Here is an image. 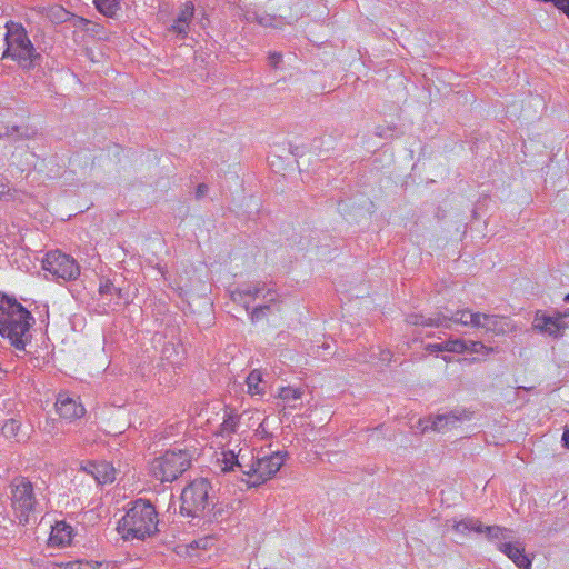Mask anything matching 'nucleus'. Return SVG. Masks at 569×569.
Returning <instances> with one entry per match:
<instances>
[{"instance_id":"nucleus-1","label":"nucleus","mask_w":569,"mask_h":569,"mask_svg":"<svg viewBox=\"0 0 569 569\" xmlns=\"http://www.w3.org/2000/svg\"><path fill=\"white\" fill-rule=\"evenodd\" d=\"M36 323L32 313L14 298L0 297V336L7 339L16 351H27L31 343V329Z\"/></svg>"},{"instance_id":"nucleus-2","label":"nucleus","mask_w":569,"mask_h":569,"mask_svg":"<svg viewBox=\"0 0 569 569\" xmlns=\"http://www.w3.org/2000/svg\"><path fill=\"white\" fill-rule=\"evenodd\" d=\"M159 513L154 505L143 498L129 501L118 521L117 531L124 541H146L159 531Z\"/></svg>"},{"instance_id":"nucleus-3","label":"nucleus","mask_w":569,"mask_h":569,"mask_svg":"<svg viewBox=\"0 0 569 569\" xmlns=\"http://www.w3.org/2000/svg\"><path fill=\"white\" fill-rule=\"evenodd\" d=\"M4 44L1 59H11L23 72H30L42 62V54L36 49L22 23L8 21L4 26Z\"/></svg>"},{"instance_id":"nucleus-4","label":"nucleus","mask_w":569,"mask_h":569,"mask_svg":"<svg viewBox=\"0 0 569 569\" xmlns=\"http://www.w3.org/2000/svg\"><path fill=\"white\" fill-rule=\"evenodd\" d=\"M11 507L19 525L27 526L30 516L38 511L39 499L36 486L27 477H14L9 485Z\"/></svg>"},{"instance_id":"nucleus-5","label":"nucleus","mask_w":569,"mask_h":569,"mask_svg":"<svg viewBox=\"0 0 569 569\" xmlns=\"http://www.w3.org/2000/svg\"><path fill=\"white\" fill-rule=\"evenodd\" d=\"M211 490V483L206 478L189 482L181 492V513L192 518L206 517L209 507L213 505Z\"/></svg>"},{"instance_id":"nucleus-6","label":"nucleus","mask_w":569,"mask_h":569,"mask_svg":"<svg viewBox=\"0 0 569 569\" xmlns=\"http://www.w3.org/2000/svg\"><path fill=\"white\" fill-rule=\"evenodd\" d=\"M191 459L186 449L167 450L150 463V473L161 482H172L190 468Z\"/></svg>"},{"instance_id":"nucleus-7","label":"nucleus","mask_w":569,"mask_h":569,"mask_svg":"<svg viewBox=\"0 0 569 569\" xmlns=\"http://www.w3.org/2000/svg\"><path fill=\"white\" fill-rule=\"evenodd\" d=\"M287 458L288 452L281 450L258 457L248 471L242 470V472L248 476V487H259L273 478L283 466Z\"/></svg>"},{"instance_id":"nucleus-8","label":"nucleus","mask_w":569,"mask_h":569,"mask_svg":"<svg viewBox=\"0 0 569 569\" xmlns=\"http://www.w3.org/2000/svg\"><path fill=\"white\" fill-rule=\"evenodd\" d=\"M471 310L461 309L448 315L445 312H436L430 317L421 313H410L406 317V322L412 326L435 327L442 329H452L453 325H462L469 327V316Z\"/></svg>"},{"instance_id":"nucleus-9","label":"nucleus","mask_w":569,"mask_h":569,"mask_svg":"<svg viewBox=\"0 0 569 569\" xmlns=\"http://www.w3.org/2000/svg\"><path fill=\"white\" fill-rule=\"evenodd\" d=\"M42 268L56 279L70 281L80 274L78 262L69 254L61 251H50L42 260Z\"/></svg>"},{"instance_id":"nucleus-10","label":"nucleus","mask_w":569,"mask_h":569,"mask_svg":"<svg viewBox=\"0 0 569 569\" xmlns=\"http://www.w3.org/2000/svg\"><path fill=\"white\" fill-rule=\"evenodd\" d=\"M230 297L233 302L243 306L246 310H249L250 300L252 299L261 297L268 302H274L278 299L277 292L271 288H267L266 283L261 281L242 284L232 290Z\"/></svg>"},{"instance_id":"nucleus-11","label":"nucleus","mask_w":569,"mask_h":569,"mask_svg":"<svg viewBox=\"0 0 569 569\" xmlns=\"http://www.w3.org/2000/svg\"><path fill=\"white\" fill-rule=\"evenodd\" d=\"M471 413L467 410H451L449 412L439 413L430 418V429L437 432H446L463 420H469Z\"/></svg>"},{"instance_id":"nucleus-12","label":"nucleus","mask_w":569,"mask_h":569,"mask_svg":"<svg viewBox=\"0 0 569 569\" xmlns=\"http://www.w3.org/2000/svg\"><path fill=\"white\" fill-rule=\"evenodd\" d=\"M535 321L537 328L553 337L560 336L561 331L569 326L567 315L560 312H557L555 316L537 315Z\"/></svg>"},{"instance_id":"nucleus-13","label":"nucleus","mask_w":569,"mask_h":569,"mask_svg":"<svg viewBox=\"0 0 569 569\" xmlns=\"http://www.w3.org/2000/svg\"><path fill=\"white\" fill-rule=\"evenodd\" d=\"M56 409L61 418L70 421L81 418L86 412L84 407L66 392L58 395Z\"/></svg>"},{"instance_id":"nucleus-14","label":"nucleus","mask_w":569,"mask_h":569,"mask_svg":"<svg viewBox=\"0 0 569 569\" xmlns=\"http://www.w3.org/2000/svg\"><path fill=\"white\" fill-rule=\"evenodd\" d=\"M84 470L100 485L112 483L116 480L117 471L114 467L112 463L104 460L88 462Z\"/></svg>"},{"instance_id":"nucleus-15","label":"nucleus","mask_w":569,"mask_h":569,"mask_svg":"<svg viewBox=\"0 0 569 569\" xmlns=\"http://www.w3.org/2000/svg\"><path fill=\"white\" fill-rule=\"evenodd\" d=\"M500 551L506 555L513 563L520 569H531L532 561L526 555L525 547L520 542H512L509 540L502 543Z\"/></svg>"},{"instance_id":"nucleus-16","label":"nucleus","mask_w":569,"mask_h":569,"mask_svg":"<svg viewBox=\"0 0 569 569\" xmlns=\"http://www.w3.org/2000/svg\"><path fill=\"white\" fill-rule=\"evenodd\" d=\"M74 532L73 528L67 523L66 521H57L54 526H52L49 545L51 547L63 548L70 546L73 539Z\"/></svg>"},{"instance_id":"nucleus-17","label":"nucleus","mask_w":569,"mask_h":569,"mask_svg":"<svg viewBox=\"0 0 569 569\" xmlns=\"http://www.w3.org/2000/svg\"><path fill=\"white\" fill-rule=\"evenodd\" d=\"M511 328V321L508 317L486 313V320L483 326L486 332L492 333L495 336H500L505 335Z\"/></svg>"},{"instance_id":"nucleus-18","label":"nucleus","mask_w":569,"mask_h":569,"mask_svg":"<svg viewBox=\"0 0 569 569\" xmlns=\"http://www.w3.org/2000/svg\"><path fill=\"white\" fill-rule=\"evenodd\" d=\"M482 533H486L488 540L495 543L499 551L502 543L513 539L512 530L499 526H483Z\"/></svg>"},{"instance_id":"nucleus-19","label":"nucleus","mask_w":569,"mask_h":569,"mask_svg":"<svg viewBox=\"0 0 569 569\" xmlns=\"http://www.w3.org/2000/svg\"><path fill=\"white\" fill-rule=\"evenodd\" d=\"M97 11L109 19H117L121 11V0H92Z\"/></svg>"},{"instance_id":"nucleus-20","label":"nucleus","mask_w":569,"mask_h":569,"mask_svg":"<svg viewBox=\"0 0 569 569\" xmlns=\"http://www.w3.org/2000/svg\"><path fill=\"white\" fill-rule=\"evenodd\" d=\"M240 417L234 412L233 409H227L224 411L223 421L220 425L219 435L221 437H228L231 433L237 432Z\"/></svg>"},{"instance_id":"nucleus-21","label":"nucleus","mask_w":569,"mask_h":569,"mask_svg":"<svg viewBox=\"0 0 569 569\" xmlns=\"http://www.w3.org/2000/svg\"><path fill=\"white\" fill-rule=\"evenodd\" d=\"M1 430L8 439L13 438L17 441H22L27 438V435L21 432V422L14 418L6 420Z\"/></svg>"},{"instance_id":"nucleus-22","label":"nucleus","mask_w":569,"mask_h":569,"mask_svg":"<svg viewBox=\"0 0 569 569\" xmlns=\"http://www.w3.org/2000/svg\"><path fill=\"white\" fill-rule=\"evenodd\" d=\"M453 528L457 532L460 533H467L471 531L482 533L483 531V525L479 520L472 518H467L456 522Z\"/></svg>"},{"instance_id":"nucleus-23","label":"nucleus","mask_w":569,"mask_h":569,"mask_svg":"<svg viewBox=\"0 0 569 569\" xmlns=\"http://www.w3.org/2000/svg\"><path fill=\"white\" fill-rule=\"evenodd\" d=\"M11 138L14 137V139H21V138H29V129L27 127H19V126H1L0 127V138Z\"/></svg>"},{"instance_id":"nucleus-24","label":"nucleus","mask_w":569,"mask_h":569,"mask_svg":"<svg viewBox=\"0 0 569 569\" xmlns=\"http://www.w3.org/2000/svg\"><path fill=\"white\" fill-rule=\"evenodd\" d=\"M194 17V4L192 1H186L179 8V12L177 14L178 22H184L190 26L191 21Z\"/></svg>"},{"instance_id":"nucleus-25","label":"nucleus","mask_w":569,"mask_h":569,"mask_svg":"<svg viewBox=\"0 0 569 569\" xmlns=\"http://www.w3.org/2000/svg\"><path fill=\"white\" fill-rule=\"evenodd\" d=\"M262 382L261 373L258 370H253L247 377L248 391L251 395H262L263 388L260 387Z\"/></svg>"},{"instance_id":"nucleus-26","label":"nucleus","mask_w":569,"mask_h":569,"mask_svg":"<svg viewBox=\"0 0 569 569\" xmlns=\"http://www.w3.org/2000/svg\"><path fill=\"white\" fill-rule=\"evenodd\" d=\"M222 455H223V459H222L223 467H222V470L224 472L234 470V467H238L241 471L243 470L242 469V465L239 462L238 456L234 453L233 450L224 451Z\"/></svg>"},{"instance_id":"nucleus-27","label":"nucleus","mask_w":569,"mask_h":569,"mask_svg":"<svg viewBox=\"0 0 569 569\" xmlns=\"http://www.w3.org/2000/svg\"><path fill=\"white\" fill-rule=\"evenodd\" d=\"M168 30L177 36L179 40H184L190 31V26L184 22H178V19H174Z\"/></svg>"},{"instance_id":"nucleus-28","label":"nucleus","mask_w":569,"mask_h":569,"mask_svg":"<svg viewBox=\"0 0 569 569\" xmlns=\"http://www.w3.org/2000/svg\"><path fill=\"white\" fill-rule=\"evenodd\" d=\"M467 350L471 353H482V355H490L493 352V348L486 346L481 341H475V340H467L466 341Z\"/></svg>"},{"instance_id":"nucleus-29","label":"nucleus","mask_w":569,"mask_h":569,"mask_svg":"<svg viewBox=\"0 0 569 569\" xmlns=\"http://www.w3.org/2000/svg\"><path fill=\"white\" fill-rule=\"evenodd\" d=\"M466 341L467 340L458 339V338L449 339V340L445 341L443 348L448 352L462 353V352H466V350H467Z\"/></svg>"},{"instance_id":"nucleus-30","label":"nucleus","mask_w":569,"mask_h":569,"mask_svg":"<svg viewBox=\"0 0 569 569\" xmlns=\"http://www.w3.org/2000/svg\"><path fill=\"white\" fill-rule=\"evenodd\" d=\"M280 398L286 401H296L301 398L302 391L299 388L286 387L280 390Z\"/></svg>"},{"instance_id":"nucleus-31","label":"nucleus","mask_w":569,"mask_h":569,"mask_svg":"<svg viewBox=\"0 0 569 569\" xmlns=\"http://www.w3.org/2000/svg\"><path fill=\"white\" fill-rule=\"evenodd\" d=\"M269 303L270 302L267 301L266 303L259 305L251 310L250 319L252 322H258L267 316V312L270 310Z\"/></svg>"},{"instance_id":"nucleus-32","label":"nucleus","mask_w":569,"mask_h":569,"mask_svg":"<svg viewBox=\"0 0 569 569\" xmlns=\"http://www.w3.org/2000/svg\"><path fill=\"white\" fill-rule=\"evenodd\" d=\"M99 293L101 296L104 295H116L117 297H122V290L120 288H117L110 280H107L99 286Z\"/></svg>"},{"instance_id":"nucleus-33","label":"nucleus","mask_w":569,"mask_h":569,"mask_svg":"<svg viewBox=\"0 0 569 569\" xmlns=\"http://www.w3.org/2000/svg\"><path fill=\"white\" fill-rule=\"evenodd\" d=\"M486 320V313L483 312H470L469 316V327L477 328V329H483Z\"/></svg>"},{"instance_id":"nucleus-34","label":"nucleus","mask_w":569,"mask_h":569,"mask_svg":"<svg viewBox=\"0 0 569 569\" xmlns=\"http://www.w3.org/2000/svg\"><path fill=\"white\" fill-rule=\"evenodd\" d=\"M282 62V54L280 52H270L268 56V63L273 69H279Z\"/></svg>"},{"instance_id":"nucleus-35","label":"nucleus","mask_w":569,"mask_h":569,"mask_svg":"<svg viewBox=\"0 0 569 569\" xmlns=\"http://www.w3.org/2000/svg\"><path fill=\"white\" fill-rule=\"evenodd\" d=\"M546 2H552L558 10L569 18V0H546Z\"/></svg>"},{"instance_id":"nucleus-36","label":"nucleus","mask_w":569,"mask_h":569,"mask_svg":"<svg viewBox=\"0 0 569 569\" xmlns=\"http://www.w3.org/2000/svg\"><path fill=\"white\" fill-rule=\"evenodd\" d=\"M86 32L89 34L100 36V33L104 32V28L100 23L91 21L89 27L87 28Z\"/></svg>"},{"instance_id":"nucleus-37","label":"nucleus","mask_w":569,"mask_h":569,"mask_svg":"<svg viewBox=\"0 0 569 569\" xmlns=\"http://www.w3.org/2000/svg\"><path fill=\"white\" fill-rule=\"evenodd\" d=\"M393 130H395V128H392V127L385 128V127L379 126L376 128V134L381 138L388 139V138L392 137Z\"/></svg>"},{"instance_id":"nucleus-38","label":"nucleus","mask_w":569,"mask_h":569,"mask_svg":"<svg viewBox=\"0 0 569 569\" xmlns=\"http://www.w3.org/2000/svg\"><path fill=\"white\" fill-rule=\"evenodd\" d=\"M91 20L87 19V18H83V17H77V20L74 22V26L77 28H80L81 30L86 31L87 28L89 27Z\"/></svg>"},{"instance_id":"nucleus-39","label":"nucleus","mask_w":569,"mask_h":569,"mask_svg":"<svg viewBox=\"0 0 569 569\" xmlns=\"http://www.w3.org/2000/svg\"><path fill=\"white\" fill-rule=\"evenodd\" d=\"M208 192V187L207 184L204 183H200L198 187H197V190H196V198L197 199H200L202 197H204Z\"/></svg>"},{"instance_id":"nucleus-40","label":"nucleus","mask_w":569,"mask_h":569,"mask_svg":"<svg viewBox=\"0 0 569 569\" xmlns=\"http://www.w3.org/2000/svg\"><path fill=\"white\" fill-rule=\"evenodd\" d=\"M392 355L389 350H380L379 352V360L386 363H389L391 361Z\"/></svg>"},{"instance_id":"nucleus-41","label":"nucleus","mask_w":569,"mask_h":569,"mask_svg":"<svg viewBox=\"0 0 569 569\" xmlns=\"http://www.w3.org/2000/svg\"><path fill=\"white\" fill-rule=\"evenodd\" d=\"M443 346H445V342H441V343H430V345L427 346V350H429L431 352L446 351Z\"/></svg>"},{"instance_id":"nucleus-42","label":"nucleus","mask_w":569,"mask_h":569,"mask_svg":"<svg viewBox=\"0 0 569 569\" xmlns=\"http://www.w3.org/2000/svg\"><path fill=\"white\" fill-rule=\"evenodd\" d=\"M562 447L569 449V427H566L561 437Z\"/></svg>"},{"instance_id":"nucleus-43","label":"nucleus","mask_w":569,"mask_h":569,"mask_svg":"<svg viewBox=\"0 0 569 569\" xmlns=\"http://www.w3.org/2000/svg\"><path fill=\"white\" fill-rule=\"evenodd\" d=\"M9 192L8 184L0 182V198Z\"/></svg>"},{"instance_id":"nucleus-44","label":"nucleus","mask_w":569,"mask_h":569,"mask_svg":"<svg viewBox=\"0 0 569 569\" xmlns=\"http://www.w3.org/2000/svg\"><path fill=\"white\" fill-rule=\"evenodd\" d=\"M565 302L569 303V293H567L563 298Z\"/></svg>"},{"instance_id":"nucleus-45","label":"nucleus","mask_w":569,"mask_h":569,"mask_svg":"<svg viewBox=\"0 0 569 569\" xmlns=\"http://www.w3.org/2000/svg\"><path fill=\"white\" fill-rule=\"evenodd\" d=\"M567 315V318L569 317V308L563 312Z\"/></svg>"}]
</instances>
